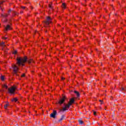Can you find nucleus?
Segmentation results:
<instances>
[{"label":"nucleus","mask_w":126,"mask_h":126,"mask_svg":"<svg viewBox=\"0 0 126 126\" xmlns=\"http://www.w3.org/2000/svg\"><path fill=\"white\" fill-rule=\"evenodd\" d=\"M26 62H27V57H19L17 59L16 63L18 66H24V65H25V63H26Z\"/></svg>","instance_id":"f257e3e1"},{"label":"nucleus","mask_w":126,"mask_h":126,"mask_svg":"<svg viewBox=\"0 0 126 126\" xmlns=\"http://www.w3.org/2000/svg\"><path fill=\"white\" fill-rule=\"evenodd\" d=\"M52 20H53L52 18L50 17H46V20L43 22L44 27H48L49 25H50V23H53Z\"/></svg>","instance_id":"f03ea898"},{"label":"nucleus","mask_w":126,"mask_h":126,"mask_svg":"<svg viewBox=\"0 0 126 126\" xmlns=\"http://www.w3.org/2000/svg\"><path fill=\"white\" fill-rule=\"evenodd\" d=\"M12 67L13 69L14 75H16L17 76H18L19 75L18 74H17V71H18L19 68H18V67L16 65H13Z\"/></svg>","instance_id":"7ed1b4c3"},{"label":"nucleus","mask_w":126,"mask_h":126,"mask_svg":"<svg viewBox=\"0 0 126 126\" xmlns=\"http://www.w3.org/2000/svg\"><path fill=\"white\" fill-rule=\"evenodd\" d=\"M57 115L58 113L56 110H53V112L50 115V118H53V119H56L57 118Z\"/></svg>","instance_id":"20e7f679"},{"label":"nucleus","mask_w":126,"mask_h":126,"mask_svg":"<svg viewBox=\"0 0 126 126\" xmlns=\"http://www.w3.org/2000/svg\"><path fill=\"white\" fill-rule=\"evenodd\" d=\"M4 32H7L8 30H11V29H12V28H11V27H10V25H7L6 26L4 25Z\"/></svg>","instance_id":"39448f33"},{"label":"nucleus","mask_w":126,"mask_h":126,"mask_svg":"<svg viewBox=\"0 0 126 126\" xmlns=\"http://www.w3.org/2000/svg\"><path fill=\"white\" fill-rule=\"evenodd\" d=\"M8 90L9 93H10L11 94H15V88H14V87H12L11 89H8Z\"/></svg>","instance_id":"423d86ee"},{"label":"nucleus","mask_w":126,"mask_h":126,"mask_svg":"<svg viewBox=\"0 0 126 126\" xmlns=\"http://www.w3.org/2000/svg\"><path fill=\"white\" fill-rule=\"evenodd\" d=\"M65 99H66V97H65V96H63V97L59 100V104H60V105H62V104H63L64 101L65 100Z\"/></svg>","instance_id":"0eeeda50"},{"label":"nucleus","mask_w":126,"mask_h":126,"mask_svg":"<svg viewBox=\"0 0 126 126\" xmlns=\"http://www.w3.org/2000/svg\"><path fill=\"white\" fill-rule=\"evenodd\" d=\"M0 47H1L2 50L3 51H4V47H5V42H2V43H0Z\"/></svg>","instance_id":"6e6552de"},{"label":"nucleus","mask_w":126,"mask_h":126,"mask_svg":"<svg viewBox=\"0 0 126 126\" xmlns=\"http://www.w3.org/2000/svg\"><path fill=\"white\" fill-rule=\"evenodd\" d=\"M73 103H74V98H71L69 100V102H68V103L70 104V105H72V104H73Z\"/></svg>","instance_id":"1a4fd4ad"},{"label":"nucleus","mask_w":126,"mask_h":126,"mask_svg":"<svg viewBox=\"0 0 126 126\" xmlns=\"http://www.w3.org/2000/svg\"><path fill=\"white\" fill-rule=\"evenodd\" d=\"M74 93H75V94H76L77 97L80 96V94H79V92H78V91H74Z\"/></svg>","instance_id":"9d476101"},{"label":"nucleus","mask_w":126,"mask_h":126,"mask_svg":"<svg viewBox=\"0 0 126 126\" xmlns=\"http://www.w3.org/2000/svg\"><path fill=\"white\" fill-rule=\"evenodd\" d=\"M64 115H62V116H61V119L59 120V123L61 122H62V121H63V120H64Z\"/></svg>","instance_id":"9b49d317"},{"label":"nucleus","mask_w":126,"mask_h":126,"mask_svg":"<svg viewBox=\"0 0 126 126\" xmlns=\"http://www.w3.org/2000/svg\"><path fill=\"white\" fill-rule=\"evenodd\" d=\"M18 14H19L17 12H15L14 11H13L12 15L13 17L15 16V15H18Z\"/></svg>","instance_id":"f8f14e48"},{"label":"nucleus","mask_w":126,"mask_h":126,"mask_svg":"<svg viewBox=\"0 0 126 126\" xmlns=\"http://www.w3.org/2000/svg\"><path fill=\"white\" fill-rule=\"evenodd\" d=\"M64 105L65 106V107L66 108H69V107H70V106H71V104H70V103H68V104H65V103H64Z\"/></svg>","instance_id":"ddd939ff"},{"label":"nucleus","mask_w":126,"mask_h":126,"mask_svg":"<svg viewBox=\"0 0 126 126\" xmlns=\"http://www.w3.org/2000/svg\"><path fill=\"white\" fill-rule=\"evenodd\" d=\"M18 100V99H17V98L15 97V98H12L11 99V101L12 102H17Z\"/></svg>","instance_id":"4468645a"},{"label":"nucleus","mask_w":126,"mask_h":126,"mask_svg":"<svg viewBox=\"0 0 126 126\" xmlns=\"http://www.w3.org/2000/svg\"><path fill=\"white\" fill-rule=\"evenodd\" d=\"M1 16L2 17H4L5 18L7 17V16H8V14H5V15H4L3 14H1Z\"/></svg>","instance_id":"2eb2a0df"},{"label":"nucleus","mask_w":126,"mask_h":126,"mask_svg":"<svg viewBox=\"0 0 126 126\" xmlns=\"http://www.w3.org/2000/svg\"><path fill=\"white\" fill-rule=\"evenodd\" d=\"M78 122L79 125H83V121H82L81 120H79Z\"/></svg>","instance_id":"dca6fc26"},{"label":"nucleus","mask_w":126,"mask_h":126,"mask_svg":"<svg viewBox=\"0 0 126 126\" xmlns=\"http://www.w3.org/2000/svg\"><path fill=\"white\" fill-rule=\"evenodd\" d=\"M29 63H34V61L32 59H30V60L28 61Z\"/></svg>","instance_id":"f3484780"},{"label":"nucleus","mask_w":126,"mask_h":126,"mask_svg":"<svg viewBox=\"0 0 126 126\" xmlns=\"http://www.w3.org/2000/svg\"><path fill=\"white\" fill-rule=\"evenodd\" d=\"M62 5H63V8H64V9H65V3H63L62 4Z\"/></svg>","instance_id":"a211bd4d"},{"label":"nucleus","mask_w":126,"mask_h":126,"mask_svg":"<svg viewBox=\"0 0 126 126\" xmlns=\"http://www.w3.org/2000/svg\"><path fill=\"white\" fill-rule=\"evenodd\" d=\"M9 106V105L8 104H5L4 106V109H6V108H7V106Z\"/></svg>","instance_id":"6ab92c4d"},{"label":"nucleus","mask_w":126,"mask_h":126,"mask_svg":"<svg viewBox=\"0 0 126 126\" xmlns=\"http://www.w3.org/2000/svg\"><path fill=\"white\" fill-rule=\"evenodd\" d=\"M0 79L2 81H3V80H4V76H1V77H0Z\"/></svg>","instance_id":"aec40b11"},{"label":"nucleus","mask_w":126,"mask_h":126,"mask_svg":"<svg viewBox=\"0 0 126 126\" xmlns=\"http://www.w3.org/2000/svg\"><path fill=\"white\" fill-rule=\"evenodd\" d=\"M3 3V1L0 2V8H1V10H2V9L1 8V4H2Z\"/></svg>","instance_id":"412c9836"},{"label":"nucleus","mask_w":126,"mask_h":126,"mask_svg":"<svg viewBox=\"0 0 126 126\" xmlns=\"http://www.w3.org/2000/svg\"><path fill=\"white\" fill-rule=\"evenodd\" d=\"M66 107L65 106L64 107H63V112H64V111H66Z\"/></svg>","instance_id":"4be33fe9"},{"label":"nucleus","mask_w":126,"mask_h":126,"mask_svg":"<svg viewBox=\"0 0 126 126\" xmlns=\"http://www.w3.org/2000/svg\"><path fill=\"white\" fill-rule=\"evenodd\" d=\"M3 87L6 88V89H7V86H6V85H3Z\"/></svg>","instance_id":"5701e85b"},{"label":"nucleus","mask_w":126,"mask_h":126,"mask_svg":"<svg viewBox=\"0 0 126 126\" xmlns=\"http://www.w3.org/2000/svg\"><path fill=\"white\" fill-rule=\"evenodd\" d=\"M13 54H14V55H16V54H17V51L15 50V51L13 52Z\"/></svg>","instance_id":"b1692460"},{"label":"nucleus","mask_w":126,"mask_h":126,"mask_svg":"<svg viewBox=\"0 0 126 126\" xmlns=\"http://www.w3.org/2000/svg\"><path fill=\"white\" fill-rule=\"evenodd\" d=\"M3 22L4 23H6V22H7V19H5L4 21H3Z\"/></svg>","instance_id":"393cba45"},{"label":"nucleus","mask_w":126,"mask_h":126,"mask_svg":"<svg viewBox=\"0 0 126 126\" xmlns=\"http://www.w3.org/2000/svg\"><path fill=\"white\" fill-rule=\"evenodd\" d=\"M49 7H50V8H51V9H53V7L52 6V4H49Z\"/></svg>","instance_id":"a878e982"},{"label":"nucleus","mask_w":126,"mask_h":126,"mask_svg":"<svg viewBox=\"0 0 126 126\" xmlns=\"http://www.w3.org/2000/svg\"><path fill=\"white\" fill-rule=\"evenodd\" d=\"M10 12H11V9H10L8 11V13H10Z\"/></svg>","instance_id":"bb28decb"},{"label":"nucleus","mask_w":126,"mask_h":126,"mask_svg":"<svg viewBox=\"0 0 126 126\" xmlns=\"http://www.w3.org/2000/svg\"><path fill=\"white\" fill-rule=\"evenodd\" d=\"M25 76V74H23L22 75H21V77H24Z\"/></svg>","instance_id":"cd10ccee"},{"label":"nucleus","mask_w":126,"mask_h":126,"mask_svg":"<svg viewBox=\"0 0 126 126\" xmlns=\"http://www.w3.org/2000/svg\"><path fill=\"white\" fill-rule=\"evenodd\" d=\"M96 111H94V116H96Z\"/></svg>","instance_id":"c85d7f7f"},{"label":"nucleus","mask_w":126,"mask_h":126,"mask_svg":"<svg viewBox=\"0 0 126 126\" xmlns=\"http://www.w3.org/2000/svg\"><path fill=\"white\" fill-rule=\"evenodd\" d=\"M62 80H64L65 78L63 77L61 78Z\"/></svg>","instance_id":"c756f323"},{"label":"nucleus","mask_w":126,"mask_h":126,"mask_svg":"<svg viewBox=\"0 0 126 126\" xmlns=\"http://www.w3.org/2000/svg\"><path fill=\"white\" fill-rule=\"evenodd\" d=\"M122 90L124 91L125 90H126L124 88H121Z\"/></svg>","instance_id":"7c9ffc66"},{"label":"nucleus","mask_w":126,"mask_h":126,"mask_svg":"<svg viewBox=\"0 0 126 126\" xmlns=\"http://www.w3.org/2000/svg\"><path fill=\"white\" fill-rule=\"evenodd\" d=\"M25 7H26L25 6H21V8H23V9H25Z\"/></svg>","instance_id":"2f4dec72"},{"label":"nucleus","mask_w":126,"mask_h":126,"mask_svg":"<svg viewBox=\"0 0 126 126\" xmlns=\"http://www.w3.org/2000/svg\"><path fill=\"white\" fill-rule=\"evenodd\" d=\"M99 102H100L101 103H103V100H99Z\"/></svg>","instance_id":"473e14b6"},{"label":"nucleus","mask_w":126,"mask_h":126,"mask_svg":"<svg viewBox=\"0 0 126 126\" xmlns=\"http://www.w3.org/2000/svg\"><path fill=\"white\" fill-rule=\"evenodd\" d=\"M3 39H4L5 40H6V39H7V37H3Z\"/></svg>","instance_id":"72a5a7b5"},{"label":"nucleus","mask_w":126,"mask_h":126,"mask_svg":"<svg viewBox=\"0 0 126 126\" xmlns=\"http://www.w3.org/2000/svg\"><path fill=\"white\" fill-rule=\"evenodd\" d=\"M14 87L15 88V90L16 89V87Z\"/></svg>","instance_id":"f704fd0d"},{"label":"nucleus","mask_w":126,"mask_h":126,"mask_svg":"<svg viewBox=\"0 0 126 126\" xmlns=\"http://www.w3.org/2000/svg\"><path fill=\"white\" fill-rule=\"evenodd\" d=\"M111 99H113V97L111 96Z\"/></svg>","instance_id":"c9c22d12"},{"label":"nucleus","mask_w":126,"mask_h":126,"mask_svg":"<svg viewBox=\"0 0 126 126\" xmlns=\"http://www.w3.org/2000/svg\"><path fill=\"white\" fill-rule=\"evenodd\" d=\"M21 13H23V12H21Z\"/></svg>","instance_id":"e433bc0d"},{"label":"nucleus","mask_w":126,"mask_h":126,"mask_svg":"<svg viewBox=\"0 0 126 126\" xmlns=\"http://www.w3.org/2000/svg\"><path fill=\"white\" fill-rule=\"evenodd\" d=\"M103 104V102H101V104Z\"/></svg>","instance_id":"4c0bfd02"},{"label":"nucleus","mask_w":126,"mask_h":126,"mask_svg":"<svg viewBox=\"0 0 126 126\" xmlns=\"http://www.w3.org/2000/svg\"><path fill=\"white\" fill-rule=\"evenodd\" d=\"M60 111H62V109H61Z\"/></svg>","instance_id":"58836bf2"},{"label":"nucleus","mask_w":126,"mask_h":126,"mask_svg":"<svg viewBox=\"0 0 126 126\" xmlns=\"http://www.w3.org/2000/svg\"><path fill=\"white\" fill-rule=\"evenodd\" d=\"M46 32H47V31H46Z\"/></svg>","instance_id":"ea45409f"}]
</instances>
